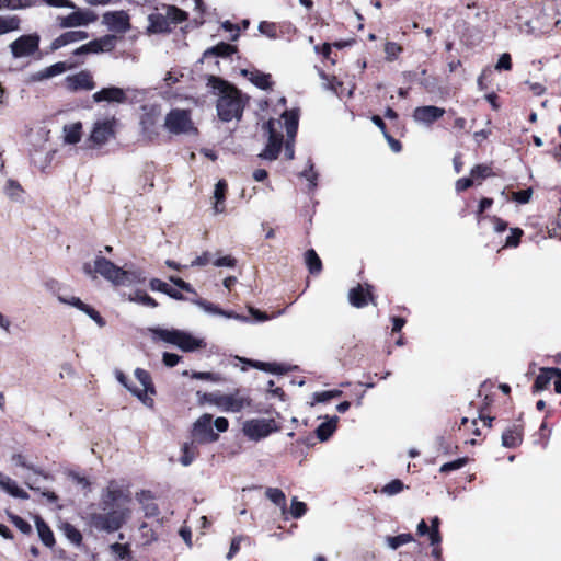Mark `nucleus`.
<instances>
[{"label":"nucleus","mask_w":561,"mask_h":561,"mask_svg":"<svg viewBox=\"0 0 561 561\" xmlns=\"http://www.w3.org/2000/svg\"><path fill=\"white\" fill-rule=\"evenodd\" d=\"M85 275L96 278L101 275L114 286H130L146 280L145 273L136 267H119L104 256L98 255L93 262H87L82 267Z\"/></svg>","instance_id":"obj_1"},{"label":"nucleus","mask_w":561,"mask_h":561,"mask_svg":"<svg viewBox=\"0 0 561 561\" xmlns=\"http://www.w3.org/2000/svg\"><path fill=\"white\" fill-rule=\"evenodd\" d=\"M207 85L213 90L217 99V114L222 122L240 119L244 108V101L240 91L229 82L210 76Z\"/></svg>","instance_id":"obj_2"},{"label":"nucleus","mask_w":561,"mask_h":561,"mask_svg":"<svg viewBox=\"0 0 561 561\" xmlns=\"http://www.w3.org/2000/svg\"><path fill=\"white\" fill-rule=\"evenodd\" d=\"M150 332L154 339L174 345L183 352H194L206 346L203 339L179 329L153 328Z\"/></svg>","instance_id":"obj_3"},{"label":"nucleus","mask_w":561,"mask_h":561,"mask_svg":"<svg viewBox=\"0 0 561 561\" xmlns=\"http://www.w3.org/2000/svg\"><path fill=\"white\" fill-rule=\"evenodd\" d=\"M130 510L127 507L112 508L106 513L92 512L89 514V523L98 530L114 533L129 518Z\"/></svg>","instance_id":"obj_4"},{"label":"nucleus","mask_w":561,"mask_h":561,"mask_svg":"<svg viewBox=\"0 0 561 561\" xmlns=\"http://www.w3.org/2000/svg\"><path fill=\"white\" fill-rule=\"evenodd\" d=\"M263 129L267 135V144L259 157L273 161L277 159L283 145L282 123L280 121L270 119L263 124Z\"/></svg>","instance_id":"obj_5"},{"label":"nucleus","mask_w":561,"mask_h":561,"mask_svg":"<svg viewBox=\"0 0 561 561\" xmlns=\"http://www.w3.org/2000/svg\"><path fill=\"white\" fill-rule=\"evenodd\" d=\"M161 111L157 105L141 106L139 118L140 133L145 140H152L159 135Z\"/></svg>","instance_id":"obj_6"},{"label":"nucleus","mask_w":561,"mask_h":561,"mask_svg":"<svg viewBox=\"0 0 561 561\" xmlns=\"http://www.w3.org/2000/svg\"><path fill=\"white\" fill-rule=\"evenodd\" d=\"M277 431V425L272 419H252L242 424L243 434L251 440L257 442Z\"/></svg>","instance_id":"obj_7"},{"label":"nucleus","mask_w":561,"mask_h":561,"mask_svg":"<svg viewBox=\"0 0 561 561\" xmlns=\"http://www.w3.org/2000/svg\"><path fill=\"white\" fill-rule=\"evenodd\" d=\"M117 121L115 117L98 119L92 127L89 140L94 147L104 146L115 137Z\"/></svg>","instance_id":"obj_8"},{"label":"nucleus","mask_w":561,"mask_h":561,"mask_svg":"<svg viewBox=\"0 0 561 561\" xmlns=\"http://www.w3.org/2000/svg\"><path fill=\"white\" fill-rule=\"evenodd\" d=\"M215 404L224 412L238 413L251 405V399L238 390L233 393L218 396L215 399Z\"/></svg>","instance_id":"obj_9"},{"label":"nucleus","mask_w":561,"mask_h":561,"mask_svg":"<svg viewBox=\"0 0 561 561\" xmlns=\"http://www.w3.org/2000/svg\"><path fill=\"white\" fill-rule=\"evenodd\" d=\"M193 442L199 444L213 443L218 439V434L213 430V417L210 414H203L193 424Z\"/></svg>","instance_id":"obj_10"},{"label":"nucleus","mask_w":561,"mask_h":561,"mask_svg":"<svg viewBox=\"0 0 561 561\" xmlns=\"http://www.w3.org/2000/svg\"><path fill=\"white\" fill-rule=\"evenodd\" d=\"M98 20V15L90 9H77L66 16H58V25L61 28L88 26Z\"/></svg>","instance_id":"obj_11"},{"label":"nucleus","mask_w":561,"mask_h":561,"mask_svg":"<svg viewBox=\"0 0 561 561\" xmlns=\"http://www.w3.org/2000/svg\"><path fill=\"white\" fill-rule=\"evenodd\" d=\"M164 126L173 134H185L193 130L190 114L184 110L171 111L165 117Z\"/></svg>","instance_id":"obj_12"},{"label":"nucleus","mask_w":561,"mask_h":561,"mask_svg":"<svg viewBox=\"0 0 561 561\" xmlns=\"http://www.w3.org/2000/svg\"><path fill=\"white\" fill-rule=\"evenodd\" d=\"M129 89L111 85L96 91L92 99L95 103L125 104L128 102Z\"/></svg>","instance_id":"obj_13"},{"label":"nucleus","mask_w":561,"mask_h":561,"mask_svg":"<svg viewBox=\"0 0 561 561\" xmlns=\"http://www.w3.org/2000/svg\"><path fill=\"white\" fill-rule=\"evenodd\" d=\"M38 35H22L11 43L10 48L14 58L27 57L38 49Z\"/></svg>","instance_id":"obj_14"},{"label":"nucleus","mask_w":561,"mask_h":561,"mask_svg":"<svg viewBox=\"0 0 561 561\" xmlns=\"http://www.w3.org/2000/svg\"><path fill=\"white\" fill-rule=\"evenodd\" d=\"M66 90L70 92L91 91L95 88V82L90 71L81 70L77 73L67 76L64 80Z\"/></svg>","instance_id":"obj_15"},{"label":"nucleus","mask_w":561,"mask_h":561,"mask_svg":"<svg viewBox=\"0 0 561 561\" xmlns=\"http://www.w3.org/2000/svg\"><path fill=\"white\" fill-rule=\"evenodd\" d=\"M135 377L140 383V387H128V390L145 404L152 405V400L147 397L148 392H154L150 375L146 370L137 368L135 370Z\"/></svg>","instance_id":"obj_16"},{"label":"nucleus","mask_w":561,"mask_h":561,"mask_svg":"<svg viewBox=\"0 0 561 561\" xmlns=\"http://www.w3.org/2000/svg\"><path fill=\"white\" fill-rule=\"evenodd\" d=\"M102 23L110 31L124 34L130 30L129 15L125 11H110L103 14Z\"/></svg>","instance_id":"obj_17"},{"label":"nucleus","mask_w":561,"mask_h":561,"mask_svg":"<svg viewBox=\"0 0 561 561\" xmlns=\"http://www.w3.org/2000/svg\"><path fill=\"white\" fill-rule=\"evenodd\" d=\"M285 121L287 133V141L285 144V156L288 160H293L295 156L294 139L298 128V114L295 111H287L282 115Z\"/></svg>","instance_id":"obj_18"},{"label":"nucleus","mask_w":561,"mask_h":561,"mask_svg":"<svg viewBox=\"0 0 561 561\" xmlns=\"http://www.w3.org/2000/svg\"><path fill=\"white\" fill-rule=\"evenodd\" d=\"M445 114V110L443 107L426 105L419 106L413 111V119L421 125L430 126L434 122L442 118Z\"/></svg>","instance_id":"obj_19"},{"label":"nucleus","mask_w":561,"mask_h":561,"mask_svg":"<svg viewBox=\"0 0 561 561\" xmlns=\"http://www.w3.org/2000/svg\"><path fill=\"white\" fill-rule=\"evenodd\" d=\"M57 298L61 304L72 306L88 314L100 328H103L105 325V321L101 317V314L95 309L84 304L79 297L58 296Z\"/></svg>","instance_id":"obj_20"},{"label":"nucleus","mask_w":561,"mask_h":561,"mask_svg":"<svg viewBox=\"0 0 561 561\" xmlns=\"http://www.w3.org/2000/svg\"><path fill=\"white\" fill-rule=\"evenodd\" d=\"M72 65H67L66 62L59 61L49 67L41 69L28 77V82H39L58 75L66 72L68 69H71Z\"/></svg>","instance_id":"obj_21"},{"label":"nucleus","mask_w":561,"mask_h":561,"mask_svg":"<svg viewBox=\"0 0 561 561\" xmlns=\"http://www.w3.org/2000/svg\"><path fill=\"white\" fill-rule=\"evenodd\" d=\"M102 502L105 510L113 508L115 504L129 502V496L114 482H111L102 496Z\"/></svg>","instance_id":"obj_22"},{"label":"nucleus","mask_w":561,"mask_h":561,"mask_svg":"<svg viewBox=\"0 0 561 561\" xmlns=\"http://www.w3.org/2000/svg\"><path fill=\"white\" fill-rule=\"evenodd\" d=\"M348 300L356 308L366 306L368 301L373 300L370 286L366 285V287H364L358 285L352 288L348 293Z\"/></svg>","instance_id":"obj_23"},{"label":"nucleus","mask_w":561,"mask_h":561,"mask_svg":"<svg viewBox=\"0 0 561 561\" xmlns=\"http://www.w3.org/2000/svg\"><path fill=\"white\" fill-rule=\"evenodd\" d=\"M87 45L90 54L111 51L114 49L116 45V36L107 34L100 38L90 41L89 43H87Z\"/></svg>","instance_id":"obj_24"},{"label":"nucleus","mask_w":561,"mask_h":561,"mask_svg":"<svg viewBox=\"0 0 561 561\" xmlns=\"http://www.w3.org/2000/svg\"><path fill=\"white\" fill-rule=\"evenodd\" d=\"M147 32L150 34H160L170 32L168 16L162 13H152L148 16Z\"/></svg>","instance_id":"obj_25"},{"label":"nucleus","mask_w":561,"mask_h":561,"mask_svg":"<svg viewBox=\"0 0 561 561\" xmlns=\"http://www.w3.org/2000/svg\"><path fill=\"white\" fill-rule=\"evenodd\" d=\"M557 376L561 377V369L559 368H541L539 375L537 376L535 383H534V391H542L545 390L551 379Z\"/></svg>","instance_id":"obj_26"},{"label":"nucleus","mask_w":561,"mask_h":561,"mask_svg":"<svg viewBox=\"0 0 561 561\" xmlns=\"http://www.w3.org/2000/svg\"><path fill=\"white\" fill-rule=\"evenodd\" d=\"M0 489L10 494L11 496L27 500L28 494L18 486L15 481H13L10 477L0 472Z\"/></svg>","instance_id":"obj_27"},{"label":"nucleus","mask_w":561,"mask_h":561,"mask_svg":"<svg viewBox=\"0 0 561 561\" xmlns=\"http://www.w3.org/2000/svg\"><path fill=\"white\" fill-rule=\"evenodd\" d=\"M241 73L248 78L255 87L267 90L271 88V76L267 73H263L259 70H248L243 69L241 70Z\"/></svg>","instance_id":"obj_28"},{"label":"nucleus","mask_w":561,"mask_h":561,"mask_svg":"<svg viewBox=\"0 0 561 561\" xmlns=\"http://www.w3.org/2000/svg\"><path fill=\"white\" fill-rule=\"evenodd\" d=\"M35 525L43 543L47 547H53L55 543V538L49 526L38 516L35 518Z\"/></svg>","instance_id":"obj_29"},{"label":"nucleus","mask_w":561,"mask_h":561,"mask_svg":"<svg viewBox=\"0 0 561 561\" xmlns=\"http://www.w3.org/2000/svg\"><path fill=\"white\" fill-rule=\"evenodd\" d=\"M149 286L152 290L167 294L171 298H174L178 300L183 299V295L178 289L171 287L170 285L162 282L161 279L152 278L149 283Z\"/></svg>","instance_id":"obj_30"},{"label":"nucleus","mask_w":561,"mask_h":561,"mask_svg":"<svg viewBox=\"0 0 561 561\" xmlns=\"http://www.w3.org/2000/svg\"><path fill=\"white\" fill-rule=\"evenodd\" d=\"M337 416L331 417L329 421L321 423L317 430V436L321 442L328 440L336 430Z\"/></svg>","instance_id":"obj_31"},{"label":"nucleus","mask_w":561,"mask_h":561,"mask_svg":"<svg viewBox=\"0 0 561 561\" xmlns=\"http://www.w3.org/2000/svg\"><path fill=\"white\" fill-rule=\"evenodd\" d=\"M226 188H227V184L222 180L218 181L217 184L215 185V191H214V198H215L214 210L217 214H221L225 210L224 201H225Z\"/></svg>","instance_id":"obj_32"},{"label":"nucleus","mask_w":561,"mask_h":561,"mask_svg":"<svg viewBox=\"0 0 561 561\" xmlns=\"http://www.w3.org/2000/svg\"><path fill=\"white\" fill-rule=\"evenodd\" d=\"M236 51V47L227 44V43H219L218 45L208 48L204 51L203 58H208L209 56H221L227 57L232 55Z\"/></svg>","instance_id":"obj_33"},{"label":"nucleus","mask_w":561,"mask_h":561,"mask_svg":"<svg viewBox=\"0 0 561 561\" xmlns=\"http://www.w3.org/2000/svg\"><path fill=\"white\" fill-rule=\"evenodd\" d=\"M522 442V433L517 427L508 428L502 434V445L507 448H513Z\"/></svg>","instance_id":"obj_34"},{"label":"nucleus","mask_w":561,"mask_h":561,"mask_svg":"<svg viewBox=\"0 0 561 561\" xmlns=\"http://www.w3.org/2000/svg\"><path fill=\"white\" fill-rule=\"evenodd\" d=\"M81 123L77 122L64 127L65 141L70 145H75L81 139Z\"/></svg>","instance_id":"obj_35"},{"label":"nucleus","mask_w":561,"mask_h":561,"mask_svg":"<svg viewBox=\"0 0 561 561\" xmlns=\"http://www.w3.org/2000/svg\"><path fill=\"white\" fill-rule=\"evenodd\" d=\"M265 495L271 502H273L282 510L283 514L286 512V496L280 489L267 488L265 491Z\"/></svg>","instance_id":"obj_36"},{"label":"nucleus","mask_w":561,"mask_h":561,"mask_svg":"<svg viewBox=\"0 0 561 561\" xmlns=\"http://www.w3.org/2000/svg\"><path fill=\"white\" fill-rule=\"evenodd\" d=\"M128 300L149 308H156L158 306V302L152 297L141 290H136L135 293L129 294Z\"/></svg>","instance_id":"obj_37"},{"label":"nucleus","mask_w":561,"mask_h":561,"mask_svg":"<svg viewBox=\"0 0 561 561\" xmlns=\"http://www.w3.org/2000/svg\"><path fill=\"white\" fill-rule=\"evenodd\" d=\"M385 540H386L388 548H390L391 550H397L399 547H401L405 543L412 542L413 536L411 534L407 533V534H400L398 536H387Z\"/></svg>","instance_id":"obj_38"},{"label":"nucleus","mask_w":561,"mask_h":561,"mask_svg":"<svg viewBox=\"0 0 561 561\" xmlns=\"http://www.w3.org/2000/svg\"><path fill=\"white\" fill-rule=\"evenodd\" d=\"M305 262L311 274H317L322 268L321 260L313 249H310L305 253Z\"/></svg>","instance_id":"obj_39"},{"label":"nucleus","mask_w":561,"mask_h":561,"mask_svg":"<svg viewBox=\"0 0 561 561\" xmlns=\"http://www.w3.org/2000/svg\"><path fill=\"white\" fill-rule=\"evenodd\" d=\"M20 28V19L16 15L0 16V35L18 31Z\"/></svg>","instance_id":"obj_40"},{"label":"nucleus","mask_w":561,"mask_h":561,"mask_svg":"<svg viewBox=\"0 0 561 561\" xmlns=\"http://www.w3.org/2000/svg\"><path fill=\"white\" fill-rule=\"evenodd\" d=\"M196 455H197V450H196V447L194 446V442L185 443L182 446V456L180 458V462L184 467H187L194 461Z\"/></svg>","instance_id":"obj_41"},{"label":"nucleus","mask_w":561,"mask_h":561,"mask_svg":"<svg viewBox=\"0 0 561 561\" xmlns=\"http://www.w3.org/2000/svg\"><path fill=\"white\" fill-rule=\"evenodd\" d=\"M71 43H77L75 31H68L56 37L51 42L50 48L51 50H57Z\"/></svg>","instance_id":"obj_42"},{"label":"nucleus","mask_w":561,"mask_h":561,"mask_svg":"<svg viewBox=\"0 0 561 561\" xmlns=\"http://www.w3.org/2000/svg\"><path fill=\"white\" fill-rule=\"evenodd\" d=\"M164 15L168 16L170 25L181 23L187 19L186 12L173 5L167 7Z\"/></svg>","instance_id":"obj_43"},{"label":"nucleus","mask_w":561,"mask_h":561,"mask_svg":"<svg viewBox=\"0 0 561 561\" xmlns=\"http://www.w3.org/2000/svg\"><path fill=\"white\" fill-rule=\"evenodd\" d=\"M61 530L69 541H71L75 545L81 543L82 535L73 525L65 523L61 526Z\"/></svg>","instance_id":"obj_44"},{"label":"nucleus","mask_w":561,"mask_h":561,"mask_svg":"<svg viewBox=\"0 0 561 561\" xmlns=\"http://www.w3.org/2000/svg\"><path fill=\"white\" fill-rule=\"evenodd\" d=\"M410 80H415L417 81L420 84H422L423 87L425 88H431L434 85V82L431 78L426 77V70H421L420 72H408L405 75Z\"/></svg>","instance_id":"obj_45"},{"label":"nucleus","mask_w":561,"mask_h":561,"mask_svg":"<svg viewBox=\"0 0 561 561\" xmlns=\"http://www.w3.org/2000/svg\"><path fill=\"white\" fill-rule=\"evenodd\" d=\"M470 175L473 181H481L492 175V170L488 165L479 164L471 169Z\"/></svg>","instance_id":"obj_46"},{"label":"nucleus","mask_w":561,"mask_h":561,"mask_svg":"<svg viewBox=\"0 0 561 561\" xmlns=\"http://www.w3.org/2000/svg\"><path fill=\"white\" fill-rule=\"evenodd\" d=\"M4 192L10 198L19 199L21 196L22 188L18 182L13 180H8Z\"/></svg>","instance_id":"obj_47"},{"label":"nucleus","mask_w":561,"mask_h":561,"mask_svg":"<svg viewBox=\"0 0 561 561\" xmlns=\"http://www.w3.org/2000/svg\"><path fill=\"white\" fill-rule=\"evenodd\" d=\"M403 489H404V484L402 483V481L396 479L382 488V493L391 496V495H396V494L400 493Z\"/></svg>","instance_id":"obj_48"},{"label":"nucleus","mask_w":561,"mask_h":561,"mask_svg":"<svg viewBox=\"0 0 561 561\" xmlns=\"http://www.w3.org/2000/svg\"><path fill=\"white\" fill-rule=\"evenodd\" d=\"M307 511V506L304 502H300L298 501L296 497H294L291 500V505H290V515L294 517V518H300L305 515Z\"/></svg>","instance_id":"obj_49"},{"label":"nucleus","mask_w":561,"mask_h":561,"mask_svg":"<svg viewBox=\"0 0 561 561\" xmlns=\"http://www.w3.org/2000/svg\"><path fill=\"white\" fill-rule=\"evenodd\" d=\"M341 394H342L341 390L334 389V390H329V391L316 392L313 394V398H314L316 402H327L333 398L340 397Z\"/></svg>","instance_id":"obj_50"},{"label":"nucleus","mask_w":561,"mask_h":561,"mask_svg":"<svg viewBox=\"0 0 561 561\" xmlns=\"http://www.w3.org/2000/svg\"><path fill=\"white\" fill-rule=\"evenodd\" d=\"M308 168L301 172V176H304L310 184V187L313 188L317 186V178L318 174L313 171V163L308 160Z\"/></svg>","instance_id":"obj_51"},{"label":"nucleus","mask_w":561,"mask_h":561,"mask_svg":"<svg viewBox=\"0 0 561 561\" xmlns=\"http://www.w3.org/2000/svg\"><path fill=\"white\" fill-rule=\"evenodd\" d=\"M11 522L14 524V526L22 531L23 534H30L32 530L31 525L24 520L22 517L18 515H10Z\"/></svg>","instance_id":"obj_52"},{"label":"nucleus","mask_w":561,"mask_h":561,"mask_svg":"<svg viewBox=\"0 0 561 561\" xmlns=\"http://www.w3.org/2000/svg\"><path fill=\"white\" fill-rule=\"evenodd\" d=\"M385 53L388 60H393L401 53V47L393 42H387L385 45Z\"/></svg>","instance_id":"obj_53"},{"label":"nucleus","mask_w":561,"mask_h":561,"mask_svg":"<svg viewBox=\"0 0 561 561\" xmlns=\"http://www.w3.org/2000/svg\"><path fill=\"white\" fill-rule=\"evenodd\" d=\"M466 463H467L466 458H459L454 461L444 463L439 470H440V472H449V471L458 470V469L462 468Z\"/></svg>","instance_id":"obj_54"},{"label":"nucleus","mask_w":561,"mask_h":561,"mask_svg":"<svg viewBox=\"0 0 561 561\" xmlns=\"http://www.w3.org/2000/svg\"><path fill=\"white\" fill-rule=\"evenodd\" d=\"M253 366L256 367V368L266 370V371H271V373H276V374H283L284 373L283 367L280 365H277V364L257 362V363L253 364Z\"/></svg>","instance_id":"obj_55"},{"label":"nucleus","mask_w":561,"mask_h":561,"mask_svg":"<svg viewBox=\"0 0 561 561\" xmlns=\"http://www.w3.org/2000/svg\"><path fill=\"white\" fill-rule=\"evenodd\" d=\"M531 195H533L531 188H527V190H522V191L515 192L513 194V198L520 204H525L530 201Z\"/></svg>","instance_id":"obj_56"},{"label":"nucleus","mask_w":561,"mask_h":561,"mask_svg":"<svg viewBox=\"0 0 561 561\" xmlns=\"http://www.w3.org/2000/svg\"><path fill=\"white\" fill-rule=\"evenodd\" d=\"M523 231L518 228L512 229L511 234L506 238L505 245L516 247L519 243V239Z\"/></svg>","instance_id":"obj_57"},{"label":"nucleus","mask_w":561,"mask_h":561,"mask_svg":"<svg viewBox=\"0 0 561 561\" xmlns=\"http://www.w3.org/2000/svg\"><path fill=\"white\" fill-rule=\"evenodd\" d=\"M111 550L113 553L117 554L119 559H125L126 556L129 553V548L127 545H122L118 542H115L111 545Z\"/></svg>","instance_id":"obj_58"},{"label":"nucleus","mask_w":561,"mask_h":561,"mask_svg":"<svg viewBox=\"0 0 561 561\" xmlns=\"http://www.w3.org/2000/svg\"><path fill=\"white\" fill-rule=\"evenodd\" d=\"M42 2L49 7L76 9V4L70 0H42Z\"/></svg>","instance_id":"obj_59"},{"label":"nucleus","mask_w":561,"mask_h":561,"mask_svg":"<svg viewBox=\"0 0 561 561\" xmlns=\"http://www.w3.org/2000/svg\"><path fill=\"white\" fill-rule=\"evenodd\" d=\"M495 68L497 70H510L512 68L510 54H507V53L502 54L497 60Z\"/></svg>","instance_id":"obj_60"},{"label":"nucleus","mask_w":561,"mask_h":561,"mask_svg":"<svg viewBox=\"0 0 561 561\" xmlns=\"http://www.w3.org/2000/svg\"><path fill=\"white\" fill-rule=\"evenodd\" d=\"M181 357L178 354L164 352L162 356V360L165 366L174 367L179 364Z\"/></svg>","instance_id":"obj_61"},{"label":"nucleus","mask_w":561,"mask_h":561,"mask_svg":"<svg viewBox=\"0 0 561 561\" xmlns=\"http://www.w3.org/2000/svg\"><path fill=\"white\" fill-rule=\"evenodd\" d=\"M214 265H216L218 267H221V266L233 267L236 265V260L233 257H231L230 255H226V256L217 259L214 262Z\"/></svg>","instance_id":"obj_62"},{"label":"nucleus","mask_w":561,"mask_h":561,"mask_svg":"<svg viewBox=\"0 0 561 561\" xmlns=\"http://www.w3.org/2000/svg\"><path fill=\"white\" fill-rule=\"evenodd\" d=\"M144 511H145V515L147 517H154V516H158V514H159L158 505L153 502L145 503Z\"/></svg>","instance_id":"obj_63"},{"label":"nucleus","mask_w":561,"mask_h":561,"mask_svg":"<svg viewBox=\"0 0 561 561\" xmlns=\"http://www.w3.org/2000/svg\"><path fill=\"white\" fill-rule=\"evenodd\" d=\"M169 279L175 286H178L180 289H183V290H185L187 293H192L193 291L192 286L188 283L184 282L182 278H179V277H175V276H170Z\"/></svg>","instance_id":"obj_64"}]
</instances>
